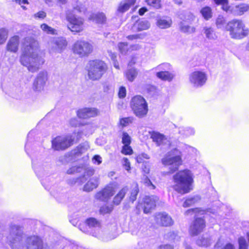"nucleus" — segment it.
<instances>
[{"label":"nucleus","instance_id":"f257e3e1","mask_svg":"<svg viewBox=\"0 0 249 249\" xmlns=\"http://www.w3.org/2000/svg\"><path fill=\"white\" fill-rule=\"evenodd\" d=\"M39 53L38 42L32 38H26L20 57V63L26 67L29 71H36L45 62L43 57Z\"/></svg>","mask_w":249,"mask_h":249},{"label":"nucleus","instance_id":"f03ea898","mask_svg":"<svg viewBox=\"0 0 249 249\" xmlns=\"http://www.w3.org/2000/svg\"><path fill=\"white\" fill-rule=\"evenodd\" d=\"M173 179L174 182L173 188L178 193L187 194L193 189L194 175L189 170L178 171L173 176Z\"/></svg>","mask_w":249,"mask_h":249},{"label":"nucleus","instance_id":"7ed1b4c3","mask_svg":"<svg viewBox=\"0 0 249 249\" xmlns=\"http://www.w3.org/2000/svg\"><path fill=\"white\" fill-rule=\"evenodd\" d=\"M225 30L229 32L231 38L241 39L247 36L249 30L242 20L234 19L229 21L225 26Z\"/></svg>","mask_w":249,"mask_h":249},{"label":"nucleus","instance_id":"20e7f679","mask_svg":"<svg viewBox=\"0 0 249 249\" xmlns=\"http://www.w3.org/2000/svg\"><path fill=\"white\" fill-rule=\"evenodd\" d=\"M88 78L92 81L100 79L106 72L107 67L106 64L100 60L89 61L87 66Z\"/></svg>","mask_w":249,"mask_h":249},{"label":"nucleus","instance_id":"39448f33","mask_svg":"<svg viewBox=\"0 0 249 249\" xmlns=\"http://www.w3.org/2000/svg\"><path fill=\"white\" fill-rule=\"evenodd\" d=\"M82 135L81 131L74 132L65 136H58L52 141V147L55 150H65L72 145L75 141H78Z\"/></svg>","mask_w":249,"mask_h":249},{"label":"nucleus","instance_id":"423d86ee","mask_svg":"<svg viewBox=\"0 0 249 249\" xmlns=\"http://www.w3.org/2000/svg\"><path fill=\"white\" fill-rule=\"evenodd\" d=\"M23 231L18 225L11 224L9 227V233L7 236V242L13 249H21Z\"/></svg>","mask_w":249,"mask_h":249},{"label":"nucleus","instance_id":"0eeeda50","mask_svg":"<svg viewBox=\"0 0 249 249\" xmlns=\"http://www.w3.org/2000/svg\"><path fill=\"white\" fill-rule=\"evenodd\" d=\"M161 162L165 166H170V173L174 172L182 163L180 151L176 148L171 150L162 159Z\"/></svg>","mask_w":249,"mask_h":249},{"label":"nucleus","instance_id":"6e6552de","mask_svg":"<svg viewBox=\"0 0 249 249\" xmlns=\"http://www.w3.org/2000/svg\"><path fill=\"white\" fill-rule=\"evenodd\" d=\"M131 107L135 115L139 118L145 116L148 112V106L145 100L141 96L133 97L130 102Z\"/></svg>","mask_w":249,"mask_h":249},{"label":"nucleus","instance_id":"1a4fd4ad","mask_svg":"<svg viewBox=\"0 0 249 249\" xmlns=\"http://www.w3.org/2000/svg\"><path fill=\"white\" fill-rule=\"evenodd\" d=\"M66 18L69 23L68 28L71 32H80L84 29V20L83 18L75 16L73 14V11L67 10L66 13Z\"/></svg>","mask_w":249,"mask_h":249},{"label":"nucleus","instance_id":"9d476101","mask_svg":"<svg viewBox=\"0 0 249 249\" xmlns=\"http://www.w3.org/2000/svg\"><path fill=\"white\" fill-rule=\"evenodd\" d=\"M72 50L74 54L80 57L88 56L92 52V46L91 44L84 40H77L73 45Z\"/></svg>","mask_w":249,"mask_h":249},{"label":"nucleus","instance_id":"9b49d317","mask_svg":"<svg viewBox=\"0 0 249 249\" xmlns=\"http://www.w3.org/2000/svg\"><path fill=\"white\" fill-rule=\"evenodd\" d=\"M117 188V183L111 182L101 191L97 192L95 195V198L100 201H107L114 195Z\"/></svg>","mask_w":249,"mask_h":249},{"label":"nucleus","instance_id":"f8f14e48","mask_svg":"<svg viewBox=\"0 0 249 249\" xmlns=\"http://www.w3.org/2000/svg\"><path fill=\"white\" fill-rule=\"evenodd\" d=\"M207 80V74L202 71H195L189 75V81L194 87H202L205 84Z\"/></svg>","mask_w":249,"mask_h":249},{"label":"nucleus","instance_id":"ddd939ff","mask_svg":"<svg viewBox=\"0 0 249 249\" xmlns=\"http://www.w3.org/2000/svg\"><path fill=\"white\" fill-rule=\"evenodd\" d=\"M24 246L27 249H46L42 239L35 235L29 236L26 239Z\"/></svg>","mask_w":249,"mask_h":249},{"label":"nucleus","instance_id":"4468645a","mask_svg":"<svg viewBox=\"0 0 249 249\" xmlns=\"http://www.w3.org/2000/svg\"><path fill=\"white\" fill-rule=\"evenodd\" d=\"M48 80V74L46 71H40L37 75L34 82V87L36 90H41L43 89Z\"/></svg>","mask_w":249,"mask_h":249},{"label":"nucleus","instance_id":"2eb2a0df","mask_svg":"<svg viewBox=\"0 0 249 249\" xmlns=\"http://www.w3.org/2000/svg\"><path fill=\"white\" fill-rule=\"evenodd\" d=\"M205 227V222L202 218H196L190 226L189 231L191 235H196L201 232Z\"/></svg>","mask_w":249,"mask_h":249},{"label":"nucleus","instance_id":"dca6fc26","mask_svg":"<svg viewBox=\"0 0 249 249\" xmlns=\"http://www.w3.org/2000/svg\"><path fill=\"white\" fill-rule=\"evenodd\" d=\"M67 42L64 38L55 39L53 43L50 52L51 53H61L66 47Z\"/></svg>","mask_w":249,"mask_h":249},{"label":"nucleus","instance_id":"f3484780","mask_svg":"<svg viewBox=\"0 0 249 249\" xmlns=\"http://www.w3.org/2000/svg\"><path fill=\"white\" fill-rule=\"evenodd\" d=\"M228 8V13L237 16H241L249 10V5L247 3H242L236 5H230Z\"/></svg>","mask_w":249,"mask_h":249},{"label":"nucleus","instance_id":"a211bd4d","mask_svg":"<svg viewBox=\"0 0 249 249\" xmlns=\"http://www.w3.org/2000/svg\"><path fill=\"white\" fill-rule=\"evenodd\" d=\"M155 220L158 224L163 226H170L173 224V220L171 216L165 213L157 214Z\"/></svg>","mask_w":249,"mask_h":249},{"label":"nucleus","instance_id":"6ab92c4d","mask_svg":"<svg viewBox=\"0 0 249 249\" xmlns=\"http://www.w3.org/2000/svg\"><path fill=\"white\" fill-rule=\"evenodd\" d=\"M158 200L156 196H146L144 198L143 212L145 213H148L150 210L156 206V203Z\"/></svg>","mask_w":249,"mask_h":249},{"label":"nucleus","instance_id":"aec40b11","mask_svg":"<svg viewBox=\"0 0 249 249\" xmlns=\"http://www.w3.org/2000/svg\"><path fill=\"white\" fill-rule=\"evenodd\" d=\"M98 114V110L95 108H84L78 110L77 115L80 118L87 119L94 117Z\"/></svg>","mask_w":249,"mask_h":249},{"label":"nucleus","instance_id":"412c9836","mask_svg":"<svg viewBox=\"0 0 249 249\" xmlns=\"http://www.w3.org/2000/svg\"><path fill=\"white\" fill-rule=\"evenodd\" d=\"M100 178L98 177L91 178L84 186L83 190L89 192L96 188L99 186Z\"/></svg>","mask_w":249,"mask_h":249},{"label":"nucleus","instance_id":"4be33fe9","mask_svg":"<svg viewBox=\"0 0 249 249\" xmlns=\"http://www.w3.org/2000/svg\"><path fill=\"white\" fill-rule=\"evenodd\" d=\"M156 24L160 29H167L171 26L172 24V20L169 17L163 16L158 17Z\"/></svg>","mask_w":249,"mask_h":249},{"label":"nucleus","instance_id":"5701e85b","mask_svg":"<svg viewBox=\"0 0 249 249\" xmlns=\"http://www.w3.org/2000/svg\"><path fill=\"white\" fill-rule=\"evenodd\" d=\"M83 171H84V176L76 178L71 183L72 184L77 183L78 185H82L86 180V178H85L86 176L90 177L95 173V170L91 167H89L86 168L83 167Z\"/></svg>","mask_w":249,"mask_h":249},{"label":"nucleus","instance_id":"b1692460","mask_svg":"<svg viewBox=\"0 0 249 249\" xmlns=\"http://www.w3.org/2000/svg\"><path fill=\"white\" fill-rule=\"evenodd\" d=\"M150 136L153 142H155L158 146L165 144L168 142L165 136L159 132L153 131L150 133Z\"/></svg>","mask_w":249,"mask_h":249},{"label":"nucleus","instance_id":"393cba45","mask_svg":"<svg viewBox=\"0 0 249 249\" xmlns=\"http://www.w3.org/2000/svg\"><path fill=\"white\" fill-rule=\"evenodd\" d=\"M202 32L204 35L205 37L209 40H215L217 38L214 29L211 26H204Z\"/></svg>","mask_w":249,"mask_h":249},{"label":"nucleus","instance_id":"a878e982","mask_svg":"<svg viewBox=\"0 0 249 249\" xmlns=\"http://www.w3.org/2000/svg\"><path fill=\"white\" fill-rule=\"evenodd\" d=\"M89 148V142H86L79 144L71 151V155L75 157H79L85 153Z\"/></svg>","mask_w":249,"mask_h":249},{"label":"nucleus","instance_id":"bb28decb","mask_svg":"<svg viewBox=\"0 0 249 249\" xmlns=\"http://www.w3.org/2000/svg\"><path fill=\"white\" fill-rule=\"evenodd\" d=\"M19 45V37L17 36L12 37L9 40L7 45V50L15 53L18 50Z\"/></svg>","mask_w":249,"mask_h":249},{"label":"nucleus","instance_id":"cd10ccee","mask_svg":"<svg viewBox=\"0 0 249 249\" xmlns=\"http://www.w3.org/2000/svg\"><path fill=\"white\" fill-rule=\"evenodd\" d=\"M89 19L97 24H104L106 23L107 18L104 13H98L92 14L89 17Z\"/></svg>","mask_w":249,"mask_h":249},{"label":"nucleus","instance_id":"c85d7f7f","mask_svg":"<svg viewBox=\"0 0 249 249\" xmlns=\"http://www.w3.org/2000/svg\"><path fill=\"white\" fill-rule=\"evenodd\" d=\"M150 27V23L147 20H139L137 21L133 25L132 29L134 31H141L149 29Z\"/></svg>","mask_w":249,"mask_h":249},{"label":"nucleus","instance_id":"c756f323","mask_svg":"<svg viewBox=\"0 0 249 249\" xmlns=\"http://www.w3.org/2000/svg\"><path fill=\"white\" fill-rule=\"evenodd\" d=\"M156 76L159 79L163 80L171 81L172 80L175 76V74L170 71H167L165 72H157L156 73Z\"/></svg>","mask_w":249,"mask_h":249},{"label":"nucleus","instance_id":"7c9ffc66","mask_svg":"<svg viewBox=\"0 0 249 249\" xmlns=\"http://www.w3.org/2000/svg\"><path fill=\"white\" fill-rule=\"evenodd\" d=\"M126 79L129 82H133L138 75V71L136 69L132 68L128 69L124 72Z\"/></svg>","mask_w":249,"mask_h":249},{"label":"nucleus","instance_id":"2f4dec72","mask_svg":"<svg viewBox=\"0 0 249 249\" xmlns=\"http://www.w3.org/2000/svg\"><path fill=\"white\" fill-rule=\"evenodd\" d=\"M178 132L179 134L186 137L194 135L195 133L194 128L191 127H179Z\"/></svg>","mask_w":249,"mask_h":249},{"label":"nucleus","instance_id":"473e14b6","mask_svg":"<svg viewBox=\"0 0 249 249\" xmlns=\"http://www.w3.org/2000/svg\"><path fill=\"white\" fill-rule=\"evenodd\" d=\"M196 243L198 246L207 247L212 244V240L208 236H202L196 240Z\"/></svg>","mask_w":249,"mask_h":249},{"label":"nucleus","instance_id":"72a5a7b5","mask_svg":"<svg viewBox=\"0 0 249 249\" xmlns=\"http://www.w3.org/2000/svg\"><path fill=\"white\" fill-rule=\"evenodd\" d=\"M86 224L89 229H98L101 226L100 222L93 217L88 218L86 221Z\"/></svg>","mask_w":249,"mask_h":249},{"label":"nucleus","instance_id":"f704fd0d","mask_svg":"<svg viewBox=\"0 0 249 249\" xmlns=\"http://www.w3.org/2000/svg\"><path fill=\"white\" fill-rule=\"evenodd\" d=\"M239 249H249V233H247L246 239L240 237L238 239Z\"/></svg>","mask_w":249,"mask_h":249},{"label":"nucleus","instance_id":"c9c22d12","mask_svg":"<svg viewBox=\"0 0 249 249\" xmlns=\"http://www.w3.org/2000/svg\"><path fill=\"white\" fill-rule=\"evenodd\" d=\"M200 198L198 196H195L187 198L183 204V207L184 208L189 207L196 203L197 202Z\"/></svg>","mask_w":249,"mask_h":249},{"label":"nucleus","instance_id":"e433bc0d","mask_svg":"<svg viewBox=\"0 0 249 249\" xmlns=\"http://www.w3.org/2000/svg\"><path fill=\"white\" fill-rule=\"evenodd\" d=\"M50 167L49 163H43L41 165H36L34 163L33 164V168L36 174H38L43 171L47 170Z\"/></svg>","mask_w":249,"mask_h":249},{"label":"nucleus","instance_id":"4c0bfd02","mask_svg":"<svg viewBox=\"0 0 249 249\" xmlns=\"http://www.w3.org/2000/svg\"><path fill=\"white\" fill-rule=\"evenodd\" d=\"M200 13L205 19L208 20L212 17V9L208 6L202 8Z\"/></svg>","mask_w":249,"mask_h":249},{"label":"nucleus","instance_id":"58836bf2","mask_svg":"<svg viewBox=\"0 0 249 249\" xmlns=\"http://www.w3.org/2000/svg\"><path fill=\"white\" fill-rule=\"evenodd\" d=\"M156 69L159 71L158 72H165L170 71L172 70V66L169 63H163L158 66Z\"/></svg>","mask_w":249,"mask_h":249},{"label":"nucleus","instance_id":"ea45409f","mask_svg":"<svg viewBox=\"0 0 249 249\" xmlns=\"http://www.w3.org/2000/svg\"><path fill=\"white\" fill-rule=\"evenodd\" d=\"M34 134V132L31 131H30L27 136V142L25 145V151L28 155H29L31 152L32 150V143L31 142L29 141V139L31 137L33 136Z\"/></svg>","mask_w":249,"mask_h":249},{"label":"nucleus","instance_id":"a19ab883","mask_svg":"<svg viewBox=\"0 0 249 249\" xmlns=\"http://www.w3.org/2000/svg\"><path fill=\"white\" fill-rule=\"evenodd\" d=\"M215 3L217 5H221L222 9L228 13L230 5H228V0H213Z\"/></svg>","mask_w":249,"mask_h":249},{"label":"nucleus","instance_id":"79ce46f5","mask_svg":"<svg viewBox=\"0 0 249 249\" xmlns=\"http://www.w3.org/2000/svg\"><path fill=\"white\" fill-rule=\"evenodd\" d=\"M40 28L43 32L47 34L54 35L56 31L55 29L49 26L45 23L42 24L40 26Z\"/></svg>","mask_w":249,"mask_h":249},{"label":"nucleus","instance_id":"37998d69","mask_svg":"<svg viewBox=\"0 0 249 249\" xmlns=\"http://www.w3.org/2000/svg\"><path fill=\"white\" fill-rule=\"evenodd\" d=\"M225 18L222 15H219L216 19V25L217 28L221 29L224 27L225 24Z\"/></svg>","mask_w":249,"mask_h":249},{"label":"nucleus","instance_id":"c03bdc74","mask_svg":"<svg viewBox=\"0 0 249 249\" xmlns=\"http://www.w3.org/2000/svg\"><path fill=\"white\" fill-rule=\"evenodd\" d=\"M180 29L182 32L188 33H193L196 31V28L195 27L185 25L183 23H181Z\"/></svg>","mask_w":249,"mask_h":249},{"label":"nucleus","instance_id":"a18cd8bd","mask_svg":"<svg viewBox=\"0 0 249 249\" xmlns=\"http://www.w3.org/2000/svg\"><path fill=\"white\" fill-rule=\"evenodd\" d=\"M8 37V31L6 29H0V45L4 43Z\"/></svg>","mask_w":249,"mask_h":249},{"label":"nucleus","instance_id":"49530a36","mask_svg":"<svg viewBox=\"0 0 249 249\" xmlns=\"http://www.w3.org/2000/svg\"><path fill=\"white\" fill-rule=\"evenodd\" d=\"M146 2L147 5L156 9H159L161 7L160 0H146Z\"/></svg>","mask_w":249,"mask_h":249},{"label":"nucleus","instance_id":"de8ad7c7","mask_svg":"<svg viewBox=\"0 0 249 249\" xmlns=\"http://www.w3.org/2000/svg\"><path fill=\"white\" fill-rule=\"evenodd\" d=\"M73 8L74 10H76L79 12H83L86 9L85 6L79 1H76L74 4H73Z\"/></svg>","mask_w":249,"mask_h":249},{"label":"nucleus","instance_id":"09e8293b","mask_svg":"<svg viewBox=\"0 0 249 249\" xmlns=\"http://www.w3.org/2000/svg\"><path fill=\"white\" fill-rule=\"evenodd\" d=\"M133 120V117H128L123 118L120 120V124L122 127H125L131 124Z\"/></svg>","mask_w":249,"mask_h":249},{"label":"nucleus","instance_id":"8fccbe9b","mask_svg":"<svg viewBox=\"0 0 249 249\" xmlns=\"http://www.w3.org/2000/svg\"><path fill=\"white\" fill-rule=\"evenodd\" d=\"M118 48L120 53L123 54H125L128 50V44L127 43L120 42L118 44Z\"/></svg>","mask_w":249,"mask_h":249},{"label":"nucleus","instance_id":"3c124183","mask_svg":"<svg viewBox=\"0 0 249 249\" xmlns=\"http://www.w3.org/2000/svg\"><path fill=\"white\" fill-rule=\"evenodd\" d=\"M138 185L136 184L134 188L132 190L131 192V195L130 196V199L132 202H133L136 199L137 196L138 195Z\"/></svg>","mask_w":249,"mask_h":249},{"label":"nucleus","instance_id":"603ef678","mask_svg":"<svg viewBox=\"0 0 249 249\" xmlns=\"http://www.w3.org/2000/svg\"><path fill=\"white\" fill-rule=\"evenodd\" d=\"M83 171V166H73L69 169L67 173L68 174H72L75 173H80Z\"/></svg>","mask_w":249,"mask_h":249},{"label":"nucleus","instance_id":"864d4df0","mask_svg":"<svg viewBox=\"0 0 249 249\" xmlns=\"http://www.w3.org/2000/svg\"><path fill=\"white\" fill-rule=\"evenodd\" d=\"M121 153L125 155H130L133 153V150L129 145H124Z\"/></svg>","mask_w":249,"mask_h":249},{"label":"nucleus","instance_id":"5fc2aeb1","mask_svg":"<svg viewBox=\"0 0 249 249\" xmlns=\"http://www.w3.org/2000/svg\"><path fill=\"white\" fill-rule=\"evenodd\" d=\"M149 159V156L145 153H142L136 157V160L138 163H142V164L145 163L146 161L144 160H147Z\"/></svg>","mask_w":249,"mask_h":249},{"label":"nucleus","instance_id":"6e6d98bb","mask_svg":"<svg viewBox=\"0 0 249 249\" xmlns=\"http://www.w3.org/2000/svg\"><path fill=\"white\" fill-rule=\"evenodd\" d=\"M122 143L124 145H130L131 143V138L126 132L123 134Z\"/></svg>","mask_w":249,"mask_h":249},{"label":"nucleus","instance_id":"4d7b16f0","mask_svg":"<svg viewBox=\"0 0 249 249\" xmlns=\"http://www.w3.org/2000/svg\"><path fill=\"white\" fill-rule=\"evenodd\" d=\"M129 4L124 2H122L120 4V5L118 8V11L120 13H124L129 9Z\"/></svg>","mask_w":249,"mask_h":249},{"label":"nucleus","instance_id":"13d9d810","mask_svg":"<svg viewBox=\"0 0 249 249\" xmlns=\"http://www.w3.org/2000/svg\"><path fill=\"white\" fill-rule=\"evenodd\" d=\"M112 207L111 206H104L100 209V212L102 214L110 213L112 211Z\"/></svg>","mask_w":249,"mask_h":249},{"label":"nucleus","instance_id":"bf43d9fd","mask_svg":"<svg viewBox=\"0 0 249 249\" xmlns=\"http://www.w3.org/2000/svg\"><path fill=\"white\" fill-rule=\"evenodd\" d=\"M123 164L124 168L127 171H129L130 170V163L126 158H124L123 159Z\"/></svg>","mask_w":249,"mask_h":249},{"label":"nucleus","instance_id":"052dcab7","mask_svg":"<svg viewBox=\"0 0 249 249\" xmlns=\"http://www.w3.org/2000/svg\"><path fill=\"white\" fill-rule=\"evenodd\" d=\"M128 188L127 186H124L117 194L119 196L121 197L122 198H124L126 193L128 192Z\"/></svg>","mask_w":249,"mask_h":249},{"label":"nucleus","instance_id":"680f3d73","mask_svg":"<svg viewBox=\"0 0 249 249\" xmlns=\"http://www.w3.org/2000/svg\"><path fill=\"white\" fill-rule=\"evenodd\" d=\"M201 212H202V213H203V211L199 210L198 208L191 209L186 211L185 213V214L187 215L190 214L197 213Z\"/></svg>","mask_w":249,"mask_h":249},{"label":"nucleus","instance_id":"e2e57ef3","mask_svg":"<svg viewBox=\"0 0 249 249\" xmlns=\"http://www.w3.org/2000/svg\"><path fill=\"white\" fill-rule=\"evenodd\" d=\"M142 169L145 174H148L150 171V164L149 161H146L142 164Z\"/></svg>","mask_w":249,"mask_h":249},{"label":"nucleus","instance_id":"0e129e2a","mask_svg":"<svg viewBox=\"0 0 249 249\" xmlns=\"http://www.w3.org/2000/svg\"><path fill=\"white\" fill-rule=\"evenodd\" d=\"M92 161L94 164L99 165L102 163V160L99 155H95L92 158Z\"/></svg>","mask_w":249,"mask_h":249},{"label":"nucleus","instance_id":"69168bd1","mask_svg":"<svg viewBox=\"0 0 249 249\" xmlns=\"http://www.w3.org/2000/svg\"><path fill=\"white\" fill-rule=\"evenodd\" d=\"M118 95L120 98H123L126 95V89L124 87H121L119 91Z\"/></svg>","mask_w":249,"mask_h":249},{"label":"nucleus","instance_id":"338daca9","mask_svg":"<svg viewBox=\"0 0 249 249\" xmlns=\"http://www.w3.org/2000/svg\"><path fill=\"white\" fill-rule=\"evenodd\" d=\"M144 183L146 186L150 187L151 189H154L155 186L152 184L150 180L146 177L144 179Z\"/></svg>","mask_w":249,"mask_h":249},{"label":"nucleus","instance_id":"774afa93","mask_svg":"<svg viewBox=\"0 0 249 249\" xmlns=\"http://www.w3.org/2000/svg\"><path fill=\"white\" fill-rule=\"evenodd\" d=\"M219 249H235L234 245L230 243L226 244Z\"/></svg>","mask_w":249,"mask_h":249}]
</instances>
